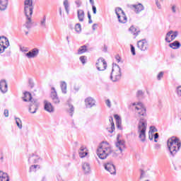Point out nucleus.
Segmentation results:
<instances>
[{"mask_svg": "<svg viewBox=\"0 0 181 181\" xmlns=\"http://www.w3.org/2000/svg\"><path fill=\"white\" fill-rule=\"evenodd\" d=\"M38 160H39V158H37V159L35 158L34 161H33V163H37Z\"/></svg>", "mask_w": 181, "mask_h": 181, "instance_id": "0e129e2a", "label": "nucleus"}, {"mask_svg": "<svg viewBox=\"0 0 181 181\" xmlns=\"http://www.w3.org/2000/svg\"><path fill=\"white\" fill-rule=\"evenodd\" d=\"M137 47L141 50V52H146L149 48V45L148 44V41L146 40H140L137 42Z\"/></svg>", "mask_w": 181, "mask_h": 181, "instance_id": "9b49d317", "label": "nucleus"}, {"mask_svg": "<svg viewBox=\"0 0 181 181\" xmlns=\"http://www.w3.org/2000/svg\"><path fill=\"white\" fill-rule=\"evenodd\" d=\"M114 117H115V120H116V123L117 122H122V120H121V117H119V115H114Z\"/></svg>", "mask_w": 181, "mask_h": 181, "instance_id": "a18cd8bd", "label": "nucleus"}, {"mask_svg": "<svg viewBox=\"0 0 181 181\" xmlns=\"http://www.w3.org/2000/svg\"><path fill=\"white\" fill-rule=\"evenodd\" d=\"M92 11L93 12V14L95 15V13H97V7H95L94 5L92 6Z\"/></svg>", "mask_w": 181, "mask_h": 181, "instance_id": "5fc2aeb1", "label": "nucleus"}, {"mask_svg": "<svg viewBox=\"0 0 181 181\" xmlns=\"http://www.w3.org/2000/svg\"><path fill=\"white\" fill-rule=\"evenodd\" d=\"M85 104L87 108H91L95 105V100L93 98L88 97L85 100Z\"/></svg>", "mask_w": 181, "mask_h": 181, "instance_id": "dca6fc26", "label": "nucleus"}, {"mask_svg": "<svg viewBox=\"0 0 181 181\" xmlns=\"http://www.w3.org/2000/svg\"><path fill=\"white\" fill-rule=\"evenodd\" d=\"M109 121L110 122L111 127H107L106 129L110 134H112V132L115 131V124L114 123V118L112 117V116H110L109 117Z\"/></svg>", "mask_w": 181, "mask_h": 181, "instance_id": "f3484780", "label": "nucleus"}, {"mask_svg": "<svg viewBox=\"0 0 181 181\" xmlns=\"http://www.w3.org/2000/svg\"><path fill=\"white\" fill-rule=\"evenodd\" d=\"M156 5L157 8L159 9H162V6H160V3H159V0H156Z\"/></svg>", "mask_w": 181, "mask_h": 181, "instance_id": "603ef678", "label": "nucleus"}, {"mask_svg": "<svg viewBox=\"0 0 181 181\" xmlns=\"http://www.w3.org/2000/svg\"><path fill=\"white\" fill-rule=\"evenodd\" d=\"M163 74H164L163 71H160V72L158 74V76H157V80H158V81L162 80V78H163Z\"/></svg>", "mask_w": 181, "mask_h": 181, "instance_id": "37998d69", "label": "nucleus"}, {"mask_svg": "<svg viewBox=\"0 0 181 181\" xmlns=\"http://www.w3.org/2000/svg\"><path fill=\"white\" fill-rule=\"evenodd\" d=\"M132 6V8H134L135 13H140V12H142V11L145 9V7H144V5L141 3H139L138 4H133Z\"/></svg>", "mask_w": 181, "mask_h": 181, "instance_id": "6ab92c4d", "label": "nucleus"}, {"mask_svg": "<svg viewBox=\"0 0 181 181\" xmlns=\"http://www.w3.org/2000/svg\"><path fill=\"white\" fill-rule=\"evenodd\" d=\"M69 108L67 110V112H69L70 117H73L74 115V106L70 103L68 104Z\"/></svg>", "mask_w": 181, "mask_h": 181, "instance_id": "c756f323", "label": "nucleus"}, {"mask_svg": "<svg viewBox=\"0 0 181 181\" xmlns=\"http://www.w3.org/2000/svg\"><path fill=\"white\" fill-rule=\"evenodd\" d=\"M144 95V92L142 90H138L136 93V97H142Z\"/></svg>", "mask_w": 181, "mask_h": 181, "instance_id": "de8ad7c7", "label": "nucleus"}, {"mask_svg": "<svg viewBox=\"0 0 181 181\" xmlns=\"http://www.w3.org/2000/svg\"><path fill=\"white\" fill-rule=\"evenodd\" d=\"M95 26H97V24H93V26H92V29L93 30H95Z\"/></svg>", "mask_w": 181, "mask_h": 181, "instance_id": "e2e57ef3", "label": "nucleus"}, {"mask_svg": "<svg viewBox=\"0 0 181 181\" xmlns=\"http://www.w3.org/2000/svg\"><path fill=\"white\" fill-rule=\"evenodd\" d=\"M82 169L86 175H88V173L91 172V167L88 163H83L82 164Z\"/></svg>", "mask_w": 181, "mask_h": 181, "instance_id": "4be33fe9", "label": "nucleus"}, {"mask_svg": "<svg viewBox=\"0 0 181 181\" xmlns=\"http://www.w3.org/2000/svg\"><path fill=\"white\" fill-rule=\"evenodd\" d=\"M0 181H9V175H8V173L0 171Z\"/></svg>", "mask_w": 181, "mask_h": 181, "instance_id": "b1692460", "label": "nucleus"}, {"mask_svg": "<svg viewBox=\"0 0 181 181\" xmlns=\"http://www.w3.org/2000/svg\"><path fill=\"white\" fill-rule=\"evenodd\" d=\"M28 84L30 88H33L35 87V83L33 82V80L32 78L28 79Z\"/></svg>", "mask_w": 181, "mask_h": 181, "instance_id": "ea45409f", "label": "nucleus"}, {"mask_svg": "<svg viewBox=\"0 0 181 181\" xmlns=\"http://www.w3.org/2000/svg\"><path fill=\"white\" fill-rule=\"evenodd\" d=\"M59 14L62 16V7H60V8H59Z\"/></svg>", "mask_w": 181, "mask_h": 181, "instance_id": "338daca9", "label": "nucleus"}, {"mask_svg": "<svg viewBox=\"0 0 181 181\" xmlns=\"http://www.w3.org/2000/svg\"><path fill=\"white\" fill-rule=\"evenodd\" d=\"M9 0H0V11H6Z\"/></svg>", "mask_w": 181, "mask_h": 181, "instance_id": "5701e85b", "label": "nucleus"}, {"mask_svg": "<svg viewBox=\"0 0 181 181\" xmlns=\"http://www.w3.org/2000/svg\"><path fill=\"white\" fill-rule=\"evenodd\" d=\"M42 181H46V177H43Z\"/></svg>", "mask_w": 181, "mask_h": 181, "instance_id": "774afa93", "label": "nucleus"}, {"mask_svg": "<svg viewBox=\"0 0 181 181\" xmlns=\"http://www.w3.org/2000/svg\"><path fill=\"white\" fill-rule=\"evenodd\" d=\"M34 6H24V13L26 16L27 21L25 23V28L30 29V23H32V15H33Z\"/></svg>", "mask_w": 181, "mask_h": 181, "instance_id": "423d86ee", "label": "nucleus"}, {"mask_svg": "<svg viewBox=\"0 0 181 181\" xmlns=\"http://www.w3.org/2000/svg\"><path fill=\"white\" fill-rule=\"evenodd\" d=\"M75 30L76 33H81V24L76 23L75 25Z\"/></svg>", "mask_w": 181, "mask_h": 181, "instance_id": "e433bc0d", "label": "nucleus"}, {"mask_svg": "<svg viewBox=\"0 0 181 181\" xmlns=\"http://www.w3.org/2000/svg\"><path fill=\"white\" fill-rule=\"evenodd\" d=\"M33 156H36V158H37V156L34 155L33 153L32 154V156L30 157H29L28 158V162L30 163V159L33 158Z\"/></svg>", "mask_w": 181, "mask_h": 181, "instance_id": "bf43d9fd", "label": "nucleus"}, {"mask_svg": "<svg viewBox=\"0 0 181 181\" xmlns=\"http://www.w3.org/2000/svg\"><path fill=\"white\" fill-rule=\"evenodd\" d=\"M39 54V49L33 48L32 50L29 51L25 54L26 57L28 59H33Z\"/></svg>", "mask_w": 181, "mask_h": 181, "instance_id": "4468645a", "label": "nucleus"}, {"mask_svg": "<svg viewBox=\"0 0 181 181\" xmlns=\"http://www.w3.org/2000/svg\"><path fill=\"white\" fill-rule=\"evenodd\" d=\"M88 18L91 19V14L90 13V11H88Z\"/></svg>", "mask_w": 181, "mask_h": 181, "instance_id": "052dcab7", "label": "nucleus"}, {"mask_svg": "<svg viewBox=\"0 0 181 181\" xmlns=\"http://www.w3.org/2000/svg\"><path fill=\"white\" fill-rule=\"evenodd\" d=\"M129 31L130 32V33H132V35L134 36V37H136V36H138V35L141 33V30H139V28H137L134 25H132L129 28Z\"/></svg>", "mask_w": 181, "mask_h": 181, "instance_id": "412c9836", "label": "nucleus"}, {"mask_svg": "<svg viewBox=\"0 0 181 181\" xmlns=\"http://www.w3.org/2000/svg\"><path fill=\"white\" fill-rule=\"evenodd\" d=\"M24 6H33V0H25Z\"/></svg>", "mask_w": 181, "mask_h": 181, "instance_id": "f704fd0d", "label": "nucleus"}, {"mask_svg": "<svg viewBox=\"0 0 181 181\" xmlns=\"http://www.w3.org/2000/svg\"><path fill=\"white\" fill-rule=\"evenodd\" d=\"M115 13L117 16V19L119 23H127L128 18H127V15H125V12L120 7H117L115 8Z\"/></svg>", "mask_w": 181, "mask_h": 181, "instance_id": "0eeeda50", "label": "nucleus"}, {"mask_svg": "<svg viewBox=\"0 0 181 181\" xmlns=\"http://www.w3.org/2000/svg\"><path fill=\"white\" fill-rule=\"evenodd\" d=\"M105 104L109 108H111V100L110 99L106 100Z\"/></svg>", "mask_w": 181, "mask_h": 181, "instance_id": "3c124183", "label": "nucleus"}, {"mask_svg": "<svg viewBox=\"0 0 181 181\" xmlns=\"http://www.w3.org/2000/svg\"><path fill=\"white\" fill-rule=\"evenodd\" d=\"M148 139H150V141H153V134H152V133L151 134V132L148 133Z\"/></svg>", "mask_w": 181, "mask_h": 181, "instance_id": "6e6d98bb", "label": "nucleus"}, {"mask_svg": "<svg viewBox=\"0 0 181 181\" xmlns=\"http://www.w3.org/2000/svg\"><path fill=\"white\" fill-rule=\"evenodd\" d=\"M180 46H181L180 42L177 40H175L173 42L169 44V47H171V49H179Z\"/></svg>", "mask_w": 181, "mask_h": 181, "instance_id": "393cba45", "label": "nucleus"}, {"mask_svg": "<svg viewBox=\"0 0 181 181\" xmlns=\"http://www.w3.org/2000/svg\"><path fill=\"white\" fill-rule=\"evenodd\" d=\"M38 168H40V165H31L30 167V170H29V172L31 173V172H36V169Z\"/></svg>", "mask_w": 181, "mask_h": 181, "instance_id": "c9c22d12", "label": "nucleus"}, {"mask_svg": "<svg viewBox=\"0 0 181 181\" xmlns=\"http://www.w3.org/2000/svg\"><path fill=\"white\" fill-rule=\"evenodd\" d=\"M40 25L41 26V28H42V29H46V28H47V26L46 25V16H44L42 19H41Z\"/></svg>", "mask_w": 181, "mask_h": 181, "instance_id": "2f4dec72", "label": "nucleus"}, {"mask_svg": "<svg viewBox=\"0 0 181 181\" xmlns=\"http://www.w3.org/2000/svg\"><path fill=\"white\" fill-rule=\"evenodd\" d=\"M137 105L138 106H136L135 108L140 117L138 124L139 138L141 139V142H145L146 139V127H148V123L146 119L142 117H146V108L144 107L142 103H137Z\"/></svg>", "mask_w": 181, "mask_h": 181, "instance_id": "f257e3e1", "label": "nucleus"}, {"mask_svg": "<svg viewBox=\"0 0 181 181\" xmlns=\"http://www.w3.org/2000/svg\"><path fill=\"white\" fill-rule=\"evenodd\" d=\"M60 88L63 94H67V83L66 81H62Z\"/></svg>", "mask_w": 181, "mask_h": 181, "instance_id": "a878e982", "label": "nucleus"}, {"mask_svg": "<svg viewBox=\"0 0 181 181\" xmlns=\"http://www.w3.org/2000/svg\"><path fill=\"white\" fill-rule=\"evenodd\" d=\"M80 62H81L82 64H85L87 62V57L81 56L79 57Z\"/></svg>", "mask_w": 181, "mask_h": 181, "instance_id": "4c0bfd02", "label": "nucleus"}, {"mask_svg": "<svg viewBox=\"0 0 181 181\" xmlns=\"http://www.w3.org/2000/svg\"><path fill=\"white\" fill-rule=\"evenodd\" d=\"M167 146L170 155L173 156V158H175V155H176L177 152L180 151L181 142L179 138L173 136L168 140Z\"/></svg>", "mask_w": 181, "mask_h": 181, "instance_id": "f03ea898", "label": "nucleus"}, {"mask_svg": "<svg viewBox=\"0 0 181 181\" xmlns=\"http://www.w3.org/2000/svg\"><path fill=\"white\" fill-rule=\"evenodd\" d=\"M64 6L65 8V11L66 12L67 14L69 13L70 12V4H69V0H64Z\"/></svg>", "mask_w": 181, "mask_h": 181, "instance_id": "7c9ffc66", "label": "nucleus"}, {"mask_svg": "<svg viewBox=\"0 0 181 181\" xmlns=\"http://www.w3.org/2000/svg\"><path fill=\"white\" fill-rule=\"evenodd\" d=\"M51 93H50V98L52 100L54 104H60V98L59 95H57V91H56V88L54 87L51 88Z\"/></svg>", "mask_w": 181, "mask_h": 181, "instance_id": "f8f14e48", "label": "nucleus"}, {"mask_svg": "<svg viewBox=\"0 0 181 181\" xmlns=\"http://www.w3.org/2000/svg\"><path fill=\"white\" fill-rule=\"evenodd\" d=\"M4 117H9V110L8 109H5L4 112Z\"/></svg>", "mask_w": 181, "mask_h": 181, "instance_id": "8fccbe9b", "label": "nucleus"}, {"mask_svg": "<svg viewBox=\"0 0 181 181\" xmlns=\"http://www.w3.org/2000/svg\"><path fill=\"white\" fill-rule=\"evenodd\" d=\"M172 11L173 13H176V6H172Z\"/></svg>", "mask_w": 181, "mask_h": 181, "instance_id": "13d9d810", "label": "nucleus"}, {"mask_svg": "<svg viewBox=\"0 0 181 181\" xmlns=\"http://www.w3.org/2000/svg\"><path fill=\"white\" fill-rule=\"evenodd\" d=\"M122 122H117L116 123V127L117 129H120V131H122Z\"/></svg>", "mask_w": 181, "mask_h": 181, "instance_id": "a19ab883", "label": "nucleus"}, {"mask_svg": "<svg viewBox=\"0 0 181 181\" xmlns=\"http://www.w3.org/2000/svg\"><path fill=\"white\" fill-rule=\"evenodd\" d=\"M122 76V72H121L119 65L115 64V65H113L112 72L110 74V79L112 80V81L115 83L116 81H119V80H121Z\"/></svg>", "mask_w": 181, "mask_h": 181, "instance_id": "20e7f679", "label": "nucleus"}, {"mask_svg": "<svg viewBox=\"0 0 181 181\" xmlns=\"http://www.w3.org/2000/svg\"><path fill=\"white\" fill-rule=\"evenodd\" d=\"M111 152V147H105L104 145H100L97 149V155L100 159H107L109 156V153Z\"/></svg>", "mask_w": 181, "mask_h": 181, "instance_id": "39448f33", "label": "nucleus"}, {"mask_svg": "<svg viewBox=\"0 0 181 181\" xmlns=\"http://www.w3.org/2000/svg\"><path fill=\"white\" fill-rule=\"evenodd\" d=\"M178 35L179 32L170 30L166 33L165 40L167 43H170V42L175 40V39L177 37Z\"/></svg>", "mask_w": 181, "mask_h": 181, "instance_id": "6e6552de", "label": "nucleus"}, {"mask_svg": "<svg viewBox=\"0 0 181 181\" xmlns=\"http://www.w3.org/2000/svg\"><path fill=\"white\" fill-rule=\"evenodd\" d=\"M88 23H93V20H91V18H88Z\"/></svg>", "mask_w": 181, "mask_h": 181, "instance_id": "69168bd1", "label": "nucleus"}, {"mask_svg": "<svg viewBox=\"0 0 181 181\" xmlns=\"http://www.w3.org/2000/svg\"><path fill=\"white\" fill-rule=\"evenodd\" d=\"M23 101H25V103H28V101H30V104L29 107V112L31 114H36V111H37V108H39V102H37V99H33L32 93H30V92L25 91L24 93Z\"/></svg>", "mask_w": 181, "mask_h": 181, "instance_id": "7ed1b4c3", "label": "nucleus"}, {"mask_svg": "<svg viewBox=\"0 0 181 181\" xmlns=\"http://www.w3.org/2000/svg\"><path fill=\"white\" fill-rule=\"evenodd\" d=\"M149 132H158V129L155 126H151Z\"/></svg>", "mask_w": 181, "mask_h": 181, "instance_id": "c03bdc74", "label": "nucleus"}, {"mask_svg": "<svg viewBox=\"0 0 181 181\" xmlns=\"http://www.w3.org/2000/svg\"><path fill=\"white\" fill-rule=\"evenodd\" d=\"M5 49H7L6 46H3L0 44V54L5 52Z\"/></svg>", "mask_w": 181, "mask_h": 181, "instance_id": "49530a36", "label": "nucleus"}, {"mask_svg": "<svg viewBox=\"0 0 181 181\" xmlns=\"http://www.w3.org/2000/svg\"><path fill=\"white\" fill-rule=\"evenodd\" d=\"M84 151H86V148H84V146H81L79 150L80 158H86V156L88 155V153Z\"/></svg>", "mask_w": 181, "mask_h": 181, "instance_id": "cd10ccee", "label": "nucleus"}, {"mask_svg": "<svg viewBox=\"0 0 181 181\" xmlns=\"http://www.w3.org/2000/svg\"><path fill=\"white\" fill-rule=\"evenodd\" d=\"M0 45L5 46L7 49L9 47V40L5 36H0Z\"/></svg>", "mask_w": 181, "mask_h": 181, "instance_id": "aec40b11", "label": "nucleus"}, {"mask_svg": "<svg viewBox=\"0 0 181 181\" xmlns=\"http://www.w3.org/2000/svg\"><path fill=\"white\" fill-rule=\"evenodd\" d=\"M15 119H16V124L17 127L20 129H22V120H21V118L15 117Z\"/></svg>", "mask_w": 181, "mask_h": 181, "instance_id": "72a5a7b5", "label": "nucleus"}, {"mask_svg": "<svg viewBox=\"0 0 181 181\" xmlns=\"http://www.w3.org/2000/svg\"><path fill=\"white\" fill-rule=\"evenodd\" d=\"M121 134H118L117 135V142L115 143L116 148H118L119 151H120V153L123 152V148H125V141L119 139Z\"/></svg>", "mask_w": 181, "mask_h": 181, "instance_id": "ddd939ff", "label": "nucleus"}, {"mask_svg": "<svg viewBox=\"0 0 181 181\" xmlns=\"http://www.w3.org/2000/svg\"><path fill=\"white\" fill-rule=\"evenodd\" d=\"M0 90L3 94L8 92V83H6V80L2 79L0 81Z\"/></svg>", "mask_w": 181, "mask_h": 181, "instance_id": "2eb2a0df", "label": "nucleus"}, {"mask_svg": "<svg viewBox=\"0 0 181 181\" xmlns=\"http://www.w3.org/2000/svg\"><path fill=\"white\" fill-rule=\"evenodd\" d=\"M75 4H76L77 8H80V6H81V5H83V2L81 1V0H76Z\"/></svg>", "mask_w": 181, "mask_h": 181, "instance_id": "79ce46f5", "label": "nucleus"}, {"mask_svg": "<svg viewBox=\"0 0 181 181\" xmlns=\"http://www.w3.org/2000/svg\"><path fill=\"white\" fill-rule=\"evenodd\" d=\"M130 50L132 56H135L136 54V52H135V47L132 44L130 45Z\"/></svg>", "mask_w": 181, "mask_h": 181, "instance_id": "58836bf2", "label": "nucleus"}, {"mask_svg": "<svg viewBox=\"0 0 181 181\" xmlns=\"http://www.w3.org/2000/svg\"><path fill=\"white\" fill-rule=\"evenodd\" d=\"M110 155L112 156V158H114L115 159H117V158H118V153H117V151L111 148H110V151L109 152V156Z\"/></svg>", "mask_w": 181, "mask_h": 181, "instance_id": "473e14b6", "label": "nucleus"}, {"mask_svg": "<svg viewBox=\"0 0 181 181\" xmlns=\"http://www.w3.org/2000/svg\"><path fill=\"white\" fill-rule=\"evenodd\" d=\"M44 108L45 111H47V112H53L54 111V107H53V105L50 102H47V100L44 101Z\"/></svg>", "mask_w": 181, "mask_h": 181, "instance_id": "a211bd4d", "label": "nucleus"}, {"mask_svg": "<svg viewBox=\"0 0 181 181\" xmlns=\"http://www.w3.org/2000/svg\"><path fill=\"white\" fill-rule=\"evenodd\" d=\"M87 50V45H82L78 48L77 54H83Z\"/></svg>", "mask_w": 181, "mask_h": 181, "instance_id": "c85d7f7f", "label": "nucleus"}, {"mask_svg": "<svg viewBox=\"0 0 181 181\" xmlns=\"http://www.w3.org/2000/svg\"><path fill=\"white\" fill-rule=\"evenodd\" d=\"M158 138H159V134L158 133H156L154 134V142H158Z\"/></svg>", "mask_w": 181, "mask_h": 181, "instance_id": "864d4df0", "label": "nucleus"}, {"mask_svg": "<svg viewBox=\"0 0 181 181\" xmlns=\"http://www.w3.org/2000/svg\"><path fill=\"white\" fill-rule=\"evenodd\" d=\"M141 174H140V179H144L145 177V171L144 170H140Z\"/></svg>", "mask_w": 181, "mask_h": 181, "instance_id": "09e8293b", "label": "nucleus"}, {"mask_svg": "<svg viewBox=\"0 0 181 181\" xmlns=\"http://www.w3.org/2000/svg\"><path fill=\"white\" fill-rule=\"evenodd\" d=\"M78 19L79 22H83L84 21V11L78 9L77 11Z\"/></svg>", "mask_w": 181, "mask_h": 181, "instance_id": "bb28decb", "label": "nucleus"}, {"mask_svg": "<svg viewBox=\"0 0 181 181\" xmlns=\"http://www.w3.org/2000/svg\"><path fill=\"white\" fill-rule=\"evenodd\" d=\"M96 68L98 71H104L107 69V62L104 58L100 57L98 59L96 62Z\"/></svg>", "mask_w": 181, "mask_h": 181, "instance_id": "1a4fd4ad", "label": "nucleus"}, {"mask_svg": "<svg viewBox=\"0 0 181 181\" xmlns=\"http://www.w3.org/2000/svg\"><path fill=\"white\" fill-rule=\"evenodd\" d=\"M105 170L110 172V175H117V170L115 169V165L112 161H109L104 164Z\"/></svg>", "mask_w": 181, "mask_h": 181, "instance_id": "9d476101", "label": "nucleus"}, {"mask_svg": "<svg viewBox=\"0 0 181 181\" xmlns=\"http://www.w3.org/2000/svg\"><path fill=\"white\" fill-rule=\"evenodd\" d=\"M115 59H116L117 63H119V62H121V57H119V54L115 56Z\"/></svg>", "mask_w": 181, "mask_h": 181, "instance_id": "4d7b16f0", "label": "nucleus"}, {"mask_svg": "<svg viewBox=\"0 0 181 181\" xmlns=\"http://www.w3.org/2000/svg\"><path fill=\"white\" fill-rule=\"evenodd\" d=\"M90 5L94 6V0H89Z\"/></svg>", "mask_w": 181, "mask_h": 181, "instance_id": "680f3d73", "label": "nucleus"}]
</instances>
